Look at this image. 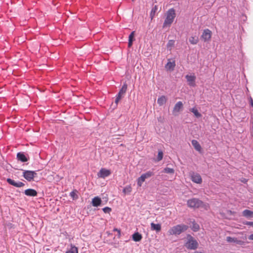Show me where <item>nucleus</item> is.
I'll use <instances>...</instances> for the list:
<instances>
[{
  "instance_id": "1",
  "label": "nucleus",
  "mask_w": 253,
  "mask_h": 253,
  "mask_svg": "<svg viewBox=\"0 0 253 253\" xmlns=\"http://www.w3.org/2000/svg\"><path fill=\"white\" fill-rule=\"evenodd\" d=\"M187 205L188 207L192 209L204 208L207 210V205L202 201L196 198L189 199L187 201Z\"/></svg>"
},
{
  "instance_id": "2",
  "label": "nucleus",
  "mask_w": 253,
  "mask_h": 253,
  "mask_svg": "<svg viewBox=\"0 0 253 253\" xmlns=\"http://www.w3.org/2000/svg\"><path fill=\"white\" fill-rule=\"evenodd\" d=\"M188 228L186 225L181 224H178L171 227L168 231L169 235H179L182 233L186 231Z\"/></svg>"
},
{
  "instance_id": "3",
  "label": "nucleus",
  "mask_w": 253,
  "mask_h": 253,
  "mask_svg": "<svg viewBox=\"0 0 253 253\" xmlns=\"http://www.w3.org/2000/svg\"><path fill=\"white\" fill-rule=\"evenodd\" d=\"M187 241L185 243V247L189 250H195L198 247V242L190 234L187 235Z\"/></svg>"
},
{
  "instance_id": "4",
  "label": "nucleus",
  "mask_w": 253,
  "mask_h": 253,
  "mask_svg": "<svg viewBox=\"0 0 253 253\" xmlns=\"http://www.w3.org/2000/svg\"><path fill=\"white\" fill-rule=\"evenodd\" d=\"M175 17V10L173 8L169 9L167 14L166 18L163 24V27L165 28L167 26H170L173 21V20Z\"/></svg>"
},
{
  "instance_id": "5",
  "label": "nucleus",
  "mask_w": 253,
  "mask_h": 253,
  "mask_svg": "<svg viewBox=\"0 0 253 253\" xmlns=\"http://www.w3.org/2000/svg\"><path fill=\"white\" fill-rule=\"evenodd\" d=\"M127 88V84L125 82L123 84L121 88L119 90V93L116 95V99L115 101V103L116 104V106L118 105V104L119 102L121 100V99L122 98H123V97H124V96L126 94V92Z\"/></svg>"
},
{
  "instance_id": "6",
  "label": "nucleus",
  "mask_w": 253,
  "mask_h": 253,
  "mask_svg": "<svg viewBox=\"0 0 253 253\" xmlns=\"http://www.w3.org/2000/svg\"><path fill=\"white\" fill-rule=\"evenodd\" d=\"M22 176L28 181L34 180V177L37 176L35 171L24 170Z\"/></svg>"
},
{
  "instance_id": "7",
  "label": "nucleus",
  "mask_w": 253,
  "mask_h": 253,
  "mask_svg": "<svg viewBox=\"0 0 253 253\" xmlns=\"http://www.w3.org/2000/svg\"><path fill=\"white\" fill-rule=\"evenodd\" d=\"M211 31L209 29H206L204 30L200 39L204 42H209L211 40Z\"/></svg>"
},
{
  "instance_id": "8",
  "label": "nucleus",
  "mask_w": 253,
  "mask_h": 253,
  "mask_svg": "<svg viewBox=\"0 0 253 253\" xmlns=\"http://www.w3.org/2000/svg\"><path fill=\"white\" fill-rule=\"evenodd\" d=\"M111 174V171L110 170L107 169L105 168H101L97 175L98 178H105L109 176Z\"/></svg>"
},
{
  "instance_id": "9",
  "label": "nucleus",
  "mask_w": 253,
  "mask_h": 253,
  "mask_svg": "<svg viewBox=\"0 0 253 253\" xmlns=\"http://www.w3.org/2000/svg\"><path fill=\"white\" fill-rule=\"evenodd\" d=\"M16 157L18 161L23 163L27 162L29 159V158L27 154L25 155L24 152H18L17 154Z\"/></svg>"
},
{
  "instance_id": "10",
  "label": "nucleus",
  "mask_w": 253,
  "mask_h": 253,
  "mask_svg": "<svg viewBox=\"0 0 253 253\" xmlns=\"http://www.w3.org/2000/svg\"><path fill=\"white\" fill-rule=\"evenodd\" d=\"M191 176L192 181L194 183L201 184L202 182V177L199 173L193 172Z\"/></svg>"
},
{
  "instance_id": "11",
  "label": "nucleus",
  "mask_w": 253,
  "mask_h": 253,
  "mask_svg": "<svg viewBox=\"0 0 253 253\" xmlns=\"http://www.w3.org/2000/svg\"><path fill=\"white\" fill-rule=\"evenodd\" d=\"M185 78L187 80L188 84L190 86H195V80L196 78L195 76L187 75L185 76Z\"/></svg>"
},
{
  "instance_id": "12",
  "label": "nucleus",
  "mask_w": 253,
  "mask_h": 253,
  "mask_svg": "<svg viewBox=\"0 0 253 253\" xmlns=\"http://www.w3.org/2000/svg\"><path fill=\"white\" fill-rule=\"evenodd\" d=\"M7 182L16 187H21L25 185V184L21 181H15L11 178H7L6 180Z\"/></svg>"
},
{
  "instance_id": "13",
  "label": "nucleus",
  "mask_w": 253,
  "mask_h": 253,
  "mask_svg": "<svg viewBox=\"0 0 253 253\" xmlns=\"http://www.w3.org/2000/svg\"><path fill=\"white\" fill-rule=\"evenodd\" d=\"M102 203V200L101 199L98 197H95L92 199L91 204L93 207H97L101 205Z\"/></svg>"
},
{
  "instance_id": "14",
  "label": "nucleus",
  "mask_w": 253,
  "mask_h": 253,
  "mask_svg": "<svg viewBox=\"0 0 253 253\" xmlns=\"http://www.w3.org/2000/svg\"><path fill=\"white\" fill-rule=\"evenodd\" d=\"M24 194L28 196L36 197L38 195V192L35 189H28L25 190Z\"/></svg>"
},
{
  "instance_id": "15",
  "label": "nucleus",
  "mask_w": 253,
  "mask_h": 253,
  "mask_svg": "<svg viewBox=\"0 0 253 253\" xmlns=\"http://www.w3.org/2000/svg\"><path fill=\"white\" fill-rule=\"evenodd\" d=\"M183 105L181 101L177 102L174 106L173 114H174L176 112H179L183 108Z\"/></svg>"
},
{
  "instance_id": "16",
  "label": "nucleus",
  "mask_w": 253,
  "mask_h": 253,
  "mask_svg": "<svg viewBox=\"0 0 253 253\" xmlns=\"http://www.w3.org/2000/svg\"><path fill=\"white\" fill-rule=\"evenodd\" d=\"M132 240L135 242H139L141 240L142 238V236L141 234H140L138 232H135L132 235Z\"/></svg>"
},
{
  "instance_id": "17",
  "label": "nucleus",
  "mask_w": 253,
  "mask_h": 253,
  "mask_svg": "<svg viewBox=\"0 0 253 253\" xmlns=\"http://www.w3.org/2000/svg\"><path fill=\"white\" fill-rule=\"evenodd\" d=\"M151 228L152 230H155L157 232H159L161 230V225L152 222L151 223Z\"/></svg>"
},
{
  "instance_id": "18",
  "label": "nucleus",
  "mask_w": 253,
  "mask_h": 253,
  "mask_svg": "<svg viewBox=\"0 0 253 253\" xmlns=\"http://www.w3.org/2000/svg\"><path fill=\"white\" fill-rule=\"evenodd\" d=\"M175 66V61L172 62H169L167 63V64L166 65V68L167 70H169V71H173L174 70V68Z\"/></svg>"
},
{
  "instance_id": "19",
  "label": "nucleus",
  "mask_w": 253,
  "mask_h": 253,
  "mask_svg": "<svg viewBox=\"0 0 253 253\" xmlns=\"http://www.w3.org/2000/svg\"><path fill=\"white\" fill-rule=\"evenodd\" d=\"M191 143L194 148L198 151H200L201 150V146L199 143L196 140H192L191 141Z\"/></svg>"
},
{
  "instance_id": "20",
  "label": "nucleus",
  "mask_w": 253,
  "mask_h": 253,
  "mask_svg": "<svg viewBox=\"0 0 253 253\" xmlns=\"http://www.w3.org/2000/svg\"><path fill=\"white\" fill-rule=\"evenodd\" d=\"M242 215L248 218L253 217V211L249 210H245L243 211Z\"/></svg>"
},
{
  "instance_id": "21",
  "label": "nucleus",
  "mask_w": 253,
  "mask_h": 253,
  "mask_svg": "<svg viewBox=\"0 0 253 253\" xmlns=\"http://www.w3.org/2000/svg\"><path fill=\"white\" fill-rule=\"evenodd\" d=\"M167 101V99L166 97L164 95L161 96L159 97L157 100V103L160 106H162L164 105Z\"/></svg>"
},
{
  "instance_id": "22",
  "label": "nucleus",
  "mask_w": 253,
  "mask_h": 253,
  "mask_svg": "<svg viewBox=\"0 0 253 253\" xmlns=\"http://www.w3.org/2000/svg\"><path fill=\"white\" fill-rule=\"evenodd\" d=\"M154 175V173L153 171L149 170V171H147L146 172L142 174L141 175L144 176V178L145 179H146L151 177L152 176H153Z\"/></svg>"
},
{
  "instance_id": "23",
  "label": "nucleus",
  "mask_w": 253,
  "mask_h": 253,
  "mask_svg": "<svg viewBox=\"0 0 253 253\" xmlns=\"http://www.w3.org/2000/svg\"><path fill=\"white\" fill-rule=\"evenodd\" d=\"M189 42L192 44H196L199 42L198 37H191L189 39Z\"/></svg>"
},
{
  "instance_id": "24",
  "label": "nucleus",
  "mask_w": 253,
  "mask_h": 253,
  "mask_svg": "<svg viewBox=\"0 0 253 253\" xmlns=\"http://www.w3.org/2000/svg\"><path fill=\"white\" fill-rule=\"evenodd\" d=\"M190 111L191 112H192L194 115L195 116V117L197 118H199L200 117H202V115L201 113H200L197 110V109H195V108H192L191 109H190Z\"/></svg>"
},
{
  "instance_id": "25",
  "label": "nucleus",
  "mask_w": 253,
  "mask_h": 253,
  "mask_svg": "<svg viewBox=\"0 0 253 253\" xmlns=\"http://www.w3.org/2000/svg\"><path fill=\"white\" fill-rule=\"evenodd\" d=\"M77 193L78 191L77 190H74L70 192V196L72 198L73 200H77L79 198V197L77 194Z\"/></svg>"
},
{
  "instance_id": "26",
  "label": "nucleus",
  "mask_w": 253,
  "mask_h": 253,
  "mask_svg": "<svg viewBox=\"0 0 253 253\" xmlns=\"http://www.w3.org/2000/svg\"><path fill=\"white\" fill-rule=\"evenodd\" d=\"M162 172L166 173L173 174L174 173V169L172 168L167 167L163 169Z\"/></svg>"
},
{
  "instance_id": "27",
  "label": "nucleus",
  "mask_w": 253,
  "mask_h": 253,
  "mask_svg": "<svg viewBox=\"0 0 253 253\" xmlns=\"http://www.w3.org/2000/svg\"><path fill=\"white\" fill-rule=\"evenodd\" d=\"M145 180V179L144 178V176L142 175H141L139 177H138L137 179V184L138 187H141Z\"/></svg>"
},
{
  "instance_id": "28",
  "label": "nucleus",
  "mask_w": 253,
  "mask_h": 253,
  "mask_svg": "<svg viewBox=\"0 0 253 253\" xmlns=\"http://www.w3.org/2000/svg\"><path fill=\"white\" fill-rule=\"evenodd\" d=\"M192 230L194 232L198 231L200 229V226L198 224L195 222V221L192 222V226L191 227Z\"/></svg>"
},
{
  "instance_id": "29",
  "label": "nucleus",
  "mask_w": 253,
  "mask_h": 253,
  "mask_svg": "<svg viewBox=\"0 0 253 253\" xmlns=\"http://www.w3.org/2000/svg\"><path fill=\"white\" fill-rule=\"evenodd\" d=\"M174 40H169L167 45V48L170 50L171 48L174 46Z\"/></svg>"
},
{
  "instance_id": "30",
  "label": "nucleus",
  "mask_w": 253,
  "mask_h": 253,
  "mask_svg": "<svg viewBox=\"0 0 253 253\" xmlns=\"http://www.w3.org/2000/svg\"><path fill=\"white\" fill-rule=\"evenodd\" d=\"M66 253H78V250L75 246H71L70 250L67 251Z\"/></svg>"
},
{
  "instance_id": "31",
  "label": "nucleus",
  "mask_w": 253,
  "mask_h": 253,
  "mask_svg": "<svg viewBox=\"0 0 253 253\" xmlns=\"http://www.w3.org/2000/svg\"><path fill=\"white\" fill-rule=\"evenodd\" d=\"M132 190V188L130 185H128L125 187L123 190L125 194H129Z\"/></svg>"
},
{
  "instance_id": "32",
  "label": "nucleus",
  "mask_w": 253,
  "mask_h": 253,
  "mask_svg": "<svg viewBox=\"0 0 253 253\" xmlns=\"http://www.w3.org/2000/svg\"><path fill=\"white\" fill-rule=\"evenodd\" d=\"M163 158V152L162 150H159L158 152L157 160L156 161L157 162H159L162 160Z\"/></svg>"
},
{
  "instance_id": "33",
  "label": "nucleus",
  "mask_w": 253,
  "mask_h": 253,
  "mask_svg": "<svg viewBox=\"0 0 253 253\" xmlns=\"http://www.w3.org/2000/svg\"><path fill=\"white\" fill-rule=\"evenodd\" d=\"M226 241L229 243H232V242L235 243L236 241H237V238L228 236V237H227V238H226Z\"/></svg>"
},
{
  "instance_id": "34",
  "label": "nucleus",
  "mask_w": 253,
  "mask_h": 253,
  "mask_svg": "<svg viewBox=\"0 0 253 253\" xmlns=\"http://www.w3.org/2000/svg\"><path fill=\"white\" fill-rule=\"evenodd\" d=\"M134 34H135V31H132L130 34V35H129V37H128V41H132V42H133L135 40V39H134Z\"/></svg>"
},
{
  "instance_id": "35",
  "label": "nucleus",
  "mask_w": 253,
  "mask_h": 253,
  "mask_svg": "<svg viewBox=\"0 0 253 253\" xmlns=\"http://www.w3.org/2000/svg\"><path fill=\"white\" fill-rule=\"evenodd\" d=\"M102 210L105 213H110V212L112 211V209L111 208L106 207L103 208Z\"/></svg>"
},
{
  "instance_id": "36",
  "label": "nucleus",
  "mask_w": 253,
  "mask_h": 253,
  "mask_svg": "<svg viewBox=\"0 0 253 253\" xmlns=\"http://www.w3.org/2000/svg\"><path fill=\"white\" fill-rule=\"evenodd\" d=\"M158 9V7L157 5H155L154 6H153V7L152 8V10H151V12L153 13H154L155 14V13H156V12L157 11Z\"/></svg>"
},
{
  "instance_id": "37",
  "label": "nucleus",
  "mask_w": 253,
  "mask_h": 253,
  "mask_svg": "<svg viewBox=\"0 0 253 253\" xmlns=\"http://www.w3.org/2000/svg\"><path fill=\"white\" fill-rule=\"evenodd\" d=\"M243 224L244 225H249V226L253 227V222H252V221H244V222H243Z\"/></svg>"
},
{
  "instance_id": "38",
  "label": "nucleus",
  "mask_w": 253,
  "mask_h": 253,
  "mask_svg": "<svg viewBox=\"0 0 253 253\" xmlns=\"http://www.w3.org/2000/svg\"><path fill=\"white\" fill-rule=\"evenodd\" d=\"M114 231H117L118 232V238H120L121 237V230L120 229H118V228H115L113 229Z\"/></svg>"
},
{
  "instance_id": "39",
  "label": "nucleus",
  "mask_w": 253,
  "mask_h": 253,
  "mask_svg": "<svg viewBox=\"0 0 253 253\" xmlns=\"http://www.w3.org/2000/svg\"><path fill=\"white\" fill-rule=\"evenodd\" d=\"M102 202H105V203L104 204H105L106 203H107V202H108V197H102Z\"/></svg>"
},
{
  "instance_id": "40",
  "label": "nucleus",
  "mask_w": 253,
  "mask_h": 253,
  "mask_svg": "<svg viewBox=\"0 0 253 253\" xmlns=\"http://www.w3.org/2000/svg\"><path fill=\"white\" fill-rule=\"evenodd\" d=\"M250 103L252 107H253V100L251 97H250Z\"/></svg>"
},
{
  "instance_id": "41",
  "label": "nucleus",
  "mask_w": 253,
  "mask_h": 253,
  "mask_svg": "<svg viewBox=\"0 0 253 253\" xmlns=\"http://www.w3.org/2000/svg\"><path fill=\"white\" fill-rule=\"evenodd\" d=\"M132 43H133L132 41H128V47H131V46L132 45Z\"/></svg>"
},
{
  "instance_id": "42",
  "label": "nucleus",
  "mask_w": 253,
  "mask_h": 253,
  "mask_svg": "<svg viewBox=\"0 0 253 253\" xmlns=\"http://www.w3.org/2000/svg\"><path fill=\"white\" fill-rule=\"evenodd\" d=\"M248 239L250 240H253V234H251L250 235H249V237H248Z\"/></svg>"
},
{
  "instance_id": "43",
  "label": "nucleus",
  "mask_w": 253,
  "mask_h": 253,
  "mask_svg": "<svg viewBox=\"0 0 253 253\" xmlns=\"http://www.w3.org/2000/svg\"><path fill=\"white\" fill-rule=\"evenodd\" d=\"M155 14L154 13H152V12H151V13H150V18H151V19H153V18H154V16H155Z\"/></svg>"
},
{
  "instance_id": "44",
  "label": "nucleus",
  "mask_w": 253,
  "mask_h": 253,
  "mask_svg": "<svg viewBox=\"0 0 253 253\" xmlns=\"http://www.w3.org/2000/svg\"><path fill=\"white\" fill-rule=\"evenodd\" d=\"M241 242L242 241H240V240H237V241H236L235 243H237V244H241Z\"/></svg>"
},
{
  "instance_id": "45",
  "label": "nucleus",
  "mask_w": 253,
  "mask_h": 253,
  "mask_svg": "<svg viewBox=\"0 0 253 253\" xmlns=\"http://www.w3.org/2000/svg\"><path fill=\"white\" fill-rule=\"evenodd\" d=\"M247 181V180L245 178L242 180V182H243L244 183H246Z\"/></svg>"
}]
</instances>
